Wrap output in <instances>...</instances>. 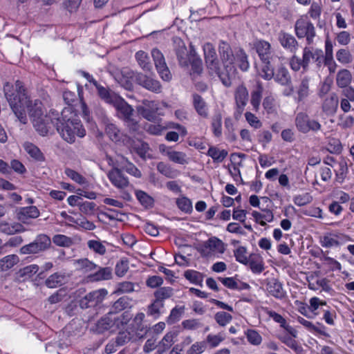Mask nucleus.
<instances>
[{
    "instance_id": "obj_60",
    "label": "nucleus",
    "mask_w": 354,
    "mask_h": 354,
    "mask_svg": "<svg viewBox=\"0 0 354 354\" xmlns=\"http://www.w3.org/2000/svg\"><path fill=\"white\" fill-rule=\"evenodd\" d=\"M236 62L239 67L243 71H245L249 68V62L248 61V56L246 53L240 50L236 54Z\"/></svg>"
},
{
    "instance_id": "obj_50",
    "label": "nucleus",
    "mask_w": 354,
    "mask_h": 354,
    "mask_svg": "<svg viewBox=\"0 0 354 354\" xmlns=\"http://www.w3.org/2000/svg\"><path fill=\"white\" fill-rule=\"evenodd\" d=\"M173 294V288L170 287L160 288L154 292L156 299L161 302H162L165 299L171 297Z\"/></svg>"
},
{
    "instance_id": "obj_29",
    "label": "nucleus",
    "mask_w": 354,
    "mask_h": 354,
    "mask_svg": "<svg viewBox=\"0 0 354 354\" xmlns=\"http://www.w3.org/2000/svg\"><path fill=\"white\" fill-rule=\"evenodd\" d=\"M193 104L198 115L205 118L208 117L206 103L200 95L197 94L193 95Z\"/></svg>"
},
{
    "instance_id": "obj_35",
    "label": "nucleus",
    "mask_w": 354,
    "mask_h": 354,
    "mask_svg": "<svg viewBox=\"0 0 354 354\" xmlns=\"http://www.w3.org/2000/svg\"><path fill=\"white\" fill-rule=\"evenodd\" d=\"M337 84L340 88H346L348 86L352 80L351 72L347 69H342L337 74Z\"/></svg>"
},
{
    "instance_id": "obj_33",
    "label": "nucleus",
    "mask_w": 354,
    "mask_h": 354,
    "mask_svg": "<svg viewBox=\"0 0 354 354\" xmlns=\"http://www.w3.org/2000/svg\"><path fill=\"white\" fill-rule=\"evenodd\" d=\"M157 169L160 174L169 178H175L180 174L178 170L163 162L158 163Z\"/></svg>"
},
{
    "instance_id": "obj_49",
    "label": "nucleus",
    "mask_w": 354,
    "mask_h": 354,
    "mask_svg": "<svg viewBox=\"0 0 354 354\" xmlns=\"http://www.w3.org/2000/svg\"><path fill=\"white\" fill-rule=\"evenodd\" d=\"M185 311V306H176L174 308L171 312L170 315L167 319V322L168 324H174L178 322Z\"/></svg>"
},
{
    "instance_id": "obj_31",
    "label": "nucleus",
    "mask_w": 354,
    "mask_h": 354,
    "mask_svg": "<svg viewBox=\"0 0 354 354\" xmlns=\"http://www.w3.org/2000/svg\"><path fill=\"white\" fill-rule=\"evenodd\" d=\"M0 230L4 234L11 235L15 233L23 232L26 230V229L21 224L19 223H15L12 224L8 223H1Z\"/></svg>"
},
{
    "instance_id": "obj_45",
    "label": "nucleus",
    "mask_w": 354,
    "mask_h": 354,
    "mask_svg": "<svg viewBox=\"0 0 354 354\" xmlns=\"http://www.w3.org/2000/svg\"><path fill=\"white\" fill-rule=\"evenodd\" d=\"M297 322L311 332H316L321 335L326 334L325 332L322 330L324 326H320L319 323H317L318 326L314 325L312 322L305 319L301 317H297Z\"/></svg>"
},
{
    "instance_id": "obj_20",
    "label": "nucleus",
    "mask_w": 354,
    "mask_h": 354,
    "mask_svg": "<svg viewBox=\"0 0 354 354\" xmlns=\"http://www.w3.org/2000/svg\"><path fill=\"white\" fill-rule=\"evenodd\" d=\"M82 90H77V92H71L70 90H66L63 93V98L65 102L68 104V107H71V105L73 102L80 100V102H81V106L82 109L83 113L85 117H87L88 113L86 106L85 103L82 102ZM71 108L73 109L72 106Z\"/></svg>"
},
{
    "instance_id": "obj_14",
    "label": "nucleus",
    "mask_w": 354,
    "mask_h": 354,
    "mask_svg": "<svg viewBox=\"0 0 354 354\" xmlns=\"http://www.w3.org/2000/svg\"><path fill=\"white\" fill-rule=\"evenodd\" d=\"M253 48L257 53L261 62L270 60L272 57V50L270 44L265 40L257 39L252 44Z\"/></svg>"
},
{
    "instance_id": "obj_37",
    "label": "nucleus",
    "mask_w": 354,
    "mask_h": 354,
    "mask_svg": "<svg viewBox=\"0 0 354 354\" xmlns=\"http://www.w3.org/2000/svg\"><path fill=\"white\" fill-rule=\"evenodd\" d=\"M112 277V270L110 268H101L95 273L89 275L90 280L97 281L102 280H108Z\"/></svg>"
},
{
    "instance_id": "obj_61",
    "label": "nucleus",
    "mask_w": 354,
    "mask_h": 354,
    "mask_svg": "<svg viewBox=\"0 0 354 354\" xmlns=\"http://www.w3.org/2000/svg\"><path fill=\"white\" fill-rule=\"evenodd\" d=\"M178 207L183 212L186 213L191 212L192 210V203L187 197H181L176 200Z\"/></svg>"
},
{
    "instance_id": "obj_56",
    "label": "nucleus",
    "mask_w": 354,
    "mask_h": 354,
    "mask_svg": "<svg viewBox=\"0 0 354 354\" xmlns=\"http://www.w3.org/2000/svg\"><path fill=\"white\" fill-rule=\"evenodd\" d=\"M214 319L221 326H225L232 321V316L226 312L220 311L215 314Z\"/></svg>"
},
{
    "instance_id": "obj_25",
    "label": "nucleus",
    "mask_w": 354,
    "mask_h": 354,
    "mask_svg": "<svg viewBox=\"0 0 354 354\" xmlns=\"http://www.w3.org/2000/svg\"><path fill=\"white\" fill-rule=\"evenodd\" d=\"M135 80L136 82L145 88H158L160 87L159 82L154 80L147 75L138 73L136 75Z\"/></svg>"
},
{
    "instance_id": "obj_4",
    "label": "nucleus",
    "mask_w": 354,
    "mask_h": 354,
    "mask_svg": "<svg viewBox=\"0 0 354 354\" xmlns=\"http://www.w3.org/2000/svg\"><path fill=\"white\" fill-rule=\"evenodd\" d=\"M27 90H6L5 95L17 118L23 123L26 120V107L30 103Z\"/></svg>"
},
{
    "instance_id": "obj_34",
    "label": "nucleus",
    "mask_w": 354,
    "mask_h": 354,
    "mask_svg": "<svg viewBox=\"0 0 354 354\" xmlns=\"http://www.w3.org/2000/svg\"><path fill=\"white\" fill-rule=\"evenodd\" d=\"M136 59L139 66L145 71H150L152 69V64L147 53L142 50H139L136 53Z\"/></svg>"
},
{
    "instance_id": "obj_43",
    "label": "nucleus",
    "mask_w": 354,
    "mask_h": 354,
    "mask_svg": "<svg viewBox=\"0 0 354 354\" xmlns=\"http://www.w3.org/2000/svg\"><path fill=\"white\" fill-rule=\"evenodd\" d=\"M252 214L255 221L258 222L261 226L266 225V221L271 222L274 218V215L270 210L265 211V214H261L258 212L254 211Z\"/></svg>"
},
{
    "instance_id": "obj_48",
    "label": "nucleus",
    "mask_w": 354,
    "mask_h": 354,
    "mask_svg": "<svg viewBox=\"0 0 354 354\" xmlns=\"http://www.w3.org/2000/svg\"><path fill=\"white\" fill-rule=\"evenodd\" d=\"M245 335L248 342L254 346H259L262 342V337L255 330L248 329L245 331Z\"/></svg>"
},
{
    "instance_id": "obj_54",
    "label": "nucleus",
    "mask_w": 354,
    "mask_h": 354,
    "mask_svg": "<svg viewBox=\"0 0 354 354\" xmlns=\"http://www.w3.org/2000/svg\"><path fill=\"white\" fill-rule=\"evenodd\" d=\"M336 58L342 64H348L352 62V55L348 50L339 49L336 53Z\"/></svg>"
},
{
    "instance_id": "obj_11",
    "label": "nucleus",
    "mask_w": 354,
    "mask_h": 354,
    "mask_svg": "<svg viewBox=\"0 0 354 354\" xmlns=\"http://www.w3.org/2000/svg\"><path fill=\"white\" fill-rule=\"evenodd\" d=\"M107 294L104 288L92 291L80 299V306L83 309L95 307L103 301Z\"/></svg>"
},
{
    "instance_id": "obj_18",
    "label": "nucleus",
    "mask_w": 354,
    "mask_h": 354,
    "mask_svg": "<svg viewBox=\"0 0 354 354\" xmlns=\"http://www.w3.org/2000/svg\"><path fill=\"white\" fill-rule=\"evenodd\" d=\"M39 216V211L35 206L21 207L17 212V218L23 223H30L31 218H36Z\"/></svg>"
},
{
    "instance_id": "obj_47",
    "label": "nucleus",
    "mask_w": 354,
    "mask_h": 354,
    "mask_svg": "<svg viewBox=\"0 0 354 354\" xmlns=\"http://www.w3.org/2000/svg\"><path fill=\"white\" fill-rule=\"evenodd\" d=\"M166 153L169 159L174 162L180 165L187 163L186 155L183 152L168 150Z\"/></svg>"
},
{
    "instance_id": "obj_40",
    "label": "nucleus",
    "mask_w": 354,
    "mask_h": 354,
    "mask_svg": "<svg viewBox=\"0 0 354 354\" xmlns=\"http://www.w3.org/2000/svg\"><path fill=\"white\" fill-rule=\"evenodd\" d=\"M75 264L78 270L86 273L94 270L97 265L88 259H80L75 261Z\"/></svg>"
},
{
    "instance_id": "obj_5",
    "label": "nucleus",
    "mask_w": 354,
    "mask_h": 354,
    "mask_svg": "<svg viewBox=\"0 0 354 354\" xmlns=\"http://www.w3.org/2000/svg\"><path fill=\"white\" fill-rule=\"evenodd\" d=\"M295 30L298 38H306L307 44L314 42L315 28L306 16H301L296 21Z\"/></svg>"
},
{
    "instance_id": "obj_39",
    "label": "nucleus",
    "mask_w": 354,
    "mask_h": 354,
    "mask_svg": "<svg viewBox=\"0 0 354 354\" xmlns=\"http://www.w3.org/2000/svg\"><path fill=\"white\" fill-rule=\"evenodd\" d=\"M87 247L93 253L100 256H103L106 252V246L104 245V242L100 240H88L87 241Z\"/></svg>"
},
{
    "instance_id": "obj_24",
    "label": "nucleus",
    "mask_w": 354,
    "mask_h": 354,
    "mask_svg": "<svg viewBox=\"0 0 354 354\" xmlns=\"http://www.w3.org/2000/svg\"><path fill=\"white\" fill-rule=\"evenodd\" d=\"M248 264L253 273L259 274L264 270L263 261L259 254H250L248 259Z\"/></svg>"
},
{
    "instance_id": "obj_7",
    "label": "nucleus",
    "mask_w": 354,
    "mask_h": 354,
    "mask_svg": "<svg viewBox=\"0 0 354 354\" xmlns=\"http://www.w3.org/2000/svg\"><path fill=\"white\" fill-rule=\"evenodd\" d=\"M295 125L297 130L303 133L310 131L317 133L322 129V124L317 120L312 119L305 113L300 112L295 118Z\"/></svg>"
},
{
    "instance_id": "obj_52",
    "label": "nucleus",
    "mask_w": 354,
    "mask_h": 354,
    "mask_svg": "<svg viewBox=\"0 0 354 354\" xmlns=\"http://www.w3.org/2000/svg\"><path fill=\"white\" fill-rule=\"evenodd\" d=\"M136 196L140 203L145 207H151L153 203V199L146 192L137 190L136 191Z\"/></svg>"
},
{
    "instance_id": "obj_36",
    "label": "nucleus",
    "mask_w": 354,
    "mask_h": 354,
    "mask_svg": "<svg viewBox=\"0 0 354 354\" xmlns=\"http://www.w3.org/2000/svg\"><path fill=\"white\" fill-rule=\"evenodd\" d=\"M130 299L127 297H122L113 303L109 312L116 315L117 313L130 307Z\"/></svg>"
},
{
    "instance_id": "obj_13",
    "label": "nucleus",
    "mask_w": 354,
    "mask_h": 354,
    "mask_svg": "<svg viewBox=\"0 0 354 354\" xmlns=\"http://www.w3.org/2000/svg\"><path fill=\"white\" fill-rule=\"evenodd\" d=\"M303 69L306 71L311 61H315L318 67H320L323 63V52L322 50H312L310 48L305 47L303 50Z\"/></svg>"
},
{
    "instance_id": "obj_30",
    "label": "nucleus",
    "mask_w": 354,
    "mask_h": 354,
    "mask_svg": "<svg viewBox=\"0 0 354 354\" xmlns=\"http://www.w3.org/2000/svg\"><path fill=\"white\" fill-rule=\"evenodd\" d=\"M26 111L28 112L32 120L44 116L42 104L38 100H35L34 103L30 100V103H28L26 107Z\"/></svg>"
},
{
    "instance_id": "obj_12",
    "label": "nucleus",
    "mask_w": 354,
    "mask_h": 354,
    "mask_svg": "<svg viewBox=\"0 0 354 354\" xmlns=\"http://www.w3.org/2000/svg\"><path fill=\"white\" fill-rule=\"evenodd\" d=\"M151 53L156 70L161 78L165 81L170 80L171 78V74L167 66L164 55L162 52L158 48H153Z\"/></svg>"
},
{
    "instance_id": "obj_23",
    "label": "nucleus",
    "mask_w": 354,
    "mask_h": 354,
    "mask_svg": "<svg viewBox=\"0 0 354 354\" xmlns=\"http://www.w3.org/2000/svg\"><path fill=\"white\" fill-rule=\"evenodd\" d=\"M337 107L338 97L334 93L330 94L328 97H326L322 104L323 111L327 115H332L335 113Z\"/></svg>"
},
{
    "instance_id": "obj_38",
    "label": "nucleus",
    "mask_w": 354,
    "mask_h": 354,
    "mask_svg": "<svg viewBox=\"0 0 354 354\" xmlns=\"http://www.w3.org/2000/svg\"><path fill=\"white\" fill-rule=\"evenodd\" d=\"M227 151L225 149H219L216 147H210L207 155L213 159L214 162H221L227 156Z\"/></svg>"
},
{
    "instance_id": "obj_53",
    "label": "nucleus",
    "mask_w": 354,
    "mask_h": 354,
    "mask_svg": "<svg viewBox=\"0 0 354 354\" xmlns=\"http://www.w3.org/2000/svg\"><path fill=\"white\" fill-rule=\"evenodd\" d=\"M281 341L287 346L292 349L297 353H300L302 351V348L298 344L296 340L289 335H285L280 337Z\"/></svg>"
},
{
    "instance_id": "obj_32",
    "label": "nucleus",
    "mask_w": 354,
    "mask_h": 354,
    "mask_svg": "<svg viewBox=\"0 0 354 354\" xmlns=\"http://www.w3.org/2000/svg\"><path fill=\"white\" fill-rule=\"evenodd\" d=\"M24 148L26 152L37 161H44L45 158L40 149L31 142H25Z\"/></svg>"
},
{
    "instance_id": "obj_28",
    "label": "nucleus",
    "mask_w": 354,
    "mask_h": 354,
    "mask_svg": "<svg viewBox=\"0 0 354 354\" xmlns=\"http://www.w3.org/2000/svg\"><path fill=\"white\" fill-rule=\"evenodd\" d=\"M267 289L269 293L276 298H282L285 295L281 283L277 279H273L270 281L268 283Z\"/></svg>"
},
{
    "instance_id": "obj_64",
    "label": "nucleus",
    "mask_w": 354,
    "mask_h": 354,
    "mask_svg": "<svg viewBox=\"0 0 354 354\" xmlns=\"http://www.w3.org/2000/svg\"><path fill=\"white\" fill-rule=\"evenodd\" d=\"M313 201V197L309 193H304L294 197L293 201L297 206H304L309 204Z\"/></svg>"
},
{
    "instance_id": "obj_6",
    "label": "nucleus",
    "mask_w": 354,
    "mask_h": 354,
    "mask_svg": "<svg viewBox=\"0 0 354 354\" xmlns=\"http://www.w3.org/2000/svg\"><path fill=\"white\" fill-rule=\"evenodd\" d=\"M50 245V237L44 234H40L32 242L22 246L19 252L21 254H36L46 251Z\"/></svg>"
},
{
    "instance_id": "obj_19",
    "label": "nucleus",
    "mask_w": 354,
    "mask_h": 354,
    "mask_svg": "<svg viewBox=\"0 0 354 354\" xmlns=\"http://www.w3.org/2000/svg\"><path fill=\"white\" fill-rule=\"evenodd\" d=\"M191 64L190 75L195 77L200 75L203 71V62L202 59L196 55V50L192 45H190V58L188 59V63Z\"/></svg>"
},
{
    "instance_id": "obj_2",
    "label": "nucleus",
    "mask_w": 354,
    "mask_h": 354,
    "mask_svg": "<svg viewBox=\"0 0 354 354\" xmlns=\"http://www.w3.org/2000/svg\"><path fill=\"white\" fill-rule=\"evenodd\" d=\"M55 119L57 131L67 142L72 144L76 137L85 136L86 130L71 107L64 108L61 115Z\"/></svg>"
},
{
    "instance_id": "obj_44",
    "label": "nucleus",
    "mask_w": 354,
    "mask_h": 354,
    "mask_svg": "<svg viewBox=\"0 0 354 354\" xmlns=\"http://www.w3.org/2000/svg\"><path fill=\"white\" fill-rule=\"evenodd\" d=\"M184 277L191 283L202 286L203 274L201 272L193 270H188L184 272Z\"/></svg>"
},
{
    "instance_id": "obj_46",
    "label": "nucleus",
    "mask_w": 354,
    "mask_h": 354,
    "mask_svg": "<svg viewBox=\"0 0 354 354\" xmlns=\"http://www.w3.org/2000/svg\"><path fill=\"white\" fill-rule=\"evenodd\" d=\"M320 243L322 247L330 248L339 245L337 236L333 234H326L320 238Z\"/></svg>"
},
{
    "instance_id": "obj_62",
    "label": "nucleus",
    "mask_w": 354,
    "mask_h": 354,
    "mask_svg": "<svg viewBox=\"0 0 354 354\" xmlns=\"http://www.w3.org/2000/svg\"><path fill=\"white\" fill-rule=\"evenodd\" d=\"M134 283L131 281H123L118 284L115 294L129 293L134 291Z\"/></svg>"
},
{
    "instance_id": "obj_26",
    "label": "nucleus",
    "mask_w": 354,
    "mask_h": 354,
    "mask_svg": "<svg viewBox=\"0 0 354 354\" xmlns=\"http://www.w3.org/2000/svg\"><path fill=\"white\" fill-rule=\"evenodd\" d=\"M274 80L281 86H288L291 82V77L287 68L279 67L273 76Z\"/></svg>"
},
{
    "instance_id": "obj_8",
    "label": "nucleus",
    "mask_w": 354,
    "mask_h": 354,
    "mask_svg": "<svg viewBox=\"0 0 354 354\" xmlns=\"http://www.w3.org/2000/svg\"><path fill=\"white\" fill-rule=\"evenodd\" d=\"M122 324L123 322L119 316L109 312L98 320L95 325V330L98 333H102L109 330H114L118 329Z\"/></svg>"
},
{
    "instance_id": "obj_10",
    "label": "nucleus",
    "mask_w": 354,
    "mask_h": 354,
    "mask_svg": "<svg viewBox=\"0 0 354 354\" xmlns=\"http://www.w3.org/2000/svg\"><path fill=\"white\" fill-rule=\"evenodd\" d=\"M224 243L216 237H212L204 242L198 249L203 257H209L212 254H223L225 251Z\"/></svg>"
},
{
    "instance_id": "obj_15",
    "label": "nucleus",
    "mask_w": 354,
    "mask_h": 354,
    "mask_svg": "<svg viewBox=\"0 0 354 354\" xmlns=\"http://www.w3.org/2000/svg\"><path fill=\"white\" fill-rule=\"evenodd\" d=\"M107 176L111 183L118 189H124L129 185L128 178L124 176L122 171L118 168L114 167L111 169Z\"/></svg>"
},
{
    "instance_id": "obj_16",
    "label": "nucleus",
    "mask_w": 354,
    "mask_h": 354,
    "mask_svg": "<svg viewBox=\"0 0 354 354\" xmlns=\"http://www.w3.org/2000/svg\"><path fill=\"white\" fill-rule=\"evenodd\" d=\"M175 51L179 64L181 66H188V59L190 58V51L188 52L184 41L180 38H177L174 41Z\"/></svg>"
},
{
    "instance_id": "obj_41",
    "label": "nucleus",
    "mask_w": 354,
    "mask_h": 354,
    "mask_svg": "<svg viewBox=\"0 0 354 354\" xmlns=\"http://www.w3.org/2000/svg\"><path fill=\"white\" fill-rule=\"evenodd\" d=\"M258 74L266 80H271L274 76L272 67L270 66V61L262 62V64L258 68Z\"/></svg>"
},
{
    "instance_id": "obj_51",
    "label": "nucleus",
    "mask_w": 354,
    "mask_h": 354,
    "mask_svg": "<svg viewBox=\"0 0 354 354\" xmlns=\"http://www.w3.org/2000/svg\"><path fill=\"white\" fill-rule=\"evenodd\" d=\"M53 242L60 247H70L73 245V239L64 234H56L53 237Z\"/></svg>"
},
{
    "instance_id": "obj_59",
    "label": "nucleus",
    "mask_w": 354,
    "mask_h": 354,
    "mask_svg": "<svg viewBox=\"0 0 354 354\" xmlns=\"http://www.w3.org/2000/svg\"><path fill=\"white\" fill-rule=\"evenodd\" d=\"M236 260L244 265L248 264V259L247 257V250L243 246H240L234 252Z\"/></svg>"
},
{
    "instance_id": "obj_58",
    "label": "nucleus",
    "mask_w": 354,
    "mask_h": 354,
    "mask_svg": "<svg viewBox=\"0 0 354 354\" xmlns=\"http://www.w3.org/2000/svg\"><path fill=\"white\" fill-rule=\"evenodd\" d=\"M105 131L111 140L117 142L120 140V130L115 124L111 123L107 124Z\"/></svg>"
},
{
    "instance_id": "obj_55",
    "label": "nucleus",
    "mask_w": 354,
    "mask_h": 354,
    "mask_svg": "<svg viewBox=\"0 0 354 354\" xmlns=\"http://www.w3.org/2000/svg\"><path fill=\"white\" fill-rule=\"evenodd\" d=\"M203 52L205 63L217 58L216 50L210 43H206L203 46Z\"/></svg>"
},
{
    "instance_id": "obj_9",
    "label": "nucleus",
    "mask_w": 354,
    "mask_h": 354,
    "mask_svg": "<svg viewBox=\"0 0 354 354\" xmlns=\"http://www.w3.org/2000/svg\"><path fill=\"white\" fill-rule=\"evenodd\" d=\"M59 113L55 111H52L48 115H46L41 118L32 119V124L36 131L43 136L48 134L51 124L55 127V119L57 118Z\"/></svg>"
},
{
    "instance_id": "obj_63",
    "label": "nucleus",
    "mask_w": 354,
    "mask_h": 354,
    "mask_svg": "<svg viewBox=\"0 0 354 354\" xmlns=\"http://www.w3.org/2000/svg\"><path fill=\"white\" fill-rule=\"evenodd\" d=\"M205 349V342H196L187 349V354H202Z\"/></svg>"
},
{
    "instance_id": "obj_17",
    "label": "nucleus",
    "mask_w": 354,
    "mask_h": 354,
    "mask_svg": "<svg viewBox=\"0 0 354 354\" xmlns=\"http://www.w3.org/2000/svg\"><path fill=\"white\" fill-rule=\"evenodd\" d=\"M178 335V331L171 330L167 332L157 344V353L163 354L167 351L175 343Z\"/></svg>"
},
{
    "instance_id": "obj_21",
    "label": "nucleus",
    "mask_w": 354,
    "mask_h": 354,
    "mask_svg": "<svg viewBox=\"0 0 354 354\" xmlns=\"http://www.w3.org/2000/svg\"><path fill=\"white\" fill-rule=\"evenodd\" d=\"M67 279L68 275L65 272H55L46 279L45 284L48 288H55L64 284Z\"/></svg>"
},
{
    "instance_id": "obj_1",
    "label": "nucleus",
    "mask_w": 354,
    "mask_h": 354,
    "mask_svg": "<svg viewBox=\"0 0 354 354\" xmlns=\"http://www.w3.org/2000/svg\"><path fill=\"white\" fill-rule=\"evenodd\" d=\"M222 66L218 58L205 63L210 73L218 75L223 85L229 87L232 85V78L234 77L236 68L234 66V56L229 44L221 41L218 46Z\"/></svg>"
},
{
    "instance_id": "obj_27",
    "label": "nucleus",
    "mask_w": 354,
    "mask_h": 354,
    "mask_svg": "<svg viewBox=\"0 0 354 354\" xmlns=\"http://www.w3.org/2000/svg\"><path fill=\"white\" fill-rule=\"evenodd\" d=\"M19 262L17 254H9L0 259V272L7 271Z\"/></svg>"
},
{
    "instance_id": "obj_22",
    "label": "nucleus",
    "mask_w": 354,
    "mask_h": 354,
    "mask_svg": "<svg viewBox=\"0 0 354 354\" xmlns=\"http://www.w3.org/2000/svg\"><path fill=\"white\" fill-rule=\"evenodd\" d=\"M279 40L283 48L290 52H295L296 50L298 44L295 37L292 35L281 32L279 34Z\"/></svg>"
},
{
    "instance_id": "obj_3",
    "label": "nucleus",
    "mask_w": 354,
    "mask_h": 354,
    "mask_svg": "<svg viewBox=\"0 0 354 354\" xmlns=\"http://www.w3.org/2000/svg\"><path fill=\"white\" fill-rule=\"evenodd\" d=\"M100 98L105 102L114 106L122 115L123 120L133 131L138 130V125L133 118V109L113 90H97Z\"/></svg>"
},
{
    "instance_id": "obj_42",
    "label": "nucleus",
    "mask_w": 354,
    "mask_h": 354,
    "mask_svg": "<svg viewBox=\"0 0 354 354\" xmlns=\"http://www.w3.org/2000/svg\"><path fill=\"white\" fill-rule=\"evenodd\" d=\"M235 99L238 111L241 113L248 100L247 90H238L235 95Z\"/></svg>"
},
{
    "instance_id": "obj_57",
    "label": "nucleus",
    "mask_w": 354,
    "mask_h": 354,
    "mask_svg": "<svg viewBox=\"0 0 354 354\" xmlns=\"http://www.w3.org/2000/svg\"><path fill=\"white\" fill-rule=\"evenodd\" d=\"M39 270L37 265L32 264L19 270V274L21 277L28 279L36 274Z\"/></svg>"
}]
</instances>
